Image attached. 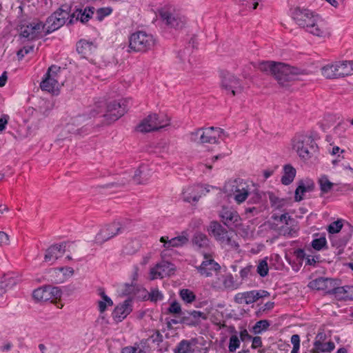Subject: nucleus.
Wrapping results in <instances>:
<instances>
[{"instance_id": "1", "label": "nucleus", "mask_w": 353, "mask_h": 353, "mask_svg": "<svg viewBox=\"0 0 353 353\" xmlns=\"http://www.w3.org/2000/svg\"><path fill=\"white\" fill-rule=\"evenodd\" d=\"M259 68L262 72H269L278 83L283 87L288 85L292 81L301 80L300 76L308 74L305 69L272 61L260 63Z\"/></svg>"}, {"instance_id": "2", "label": "nucleus", "mask_w": 353, "mask_h": 353, "mask_svg": "<svg viewBox=\"0 0 353 353\" xmlns=\"http://www.w3.org/2000/svg\"><path fill=\"white\" fill-rule=\"evenodd\" d=\"M290 12L296 25L308 33L319 37H325L329 34L323 21L311 10L297 6L290 9Z\"/></svg>"}, {"instance_id": "3", "label": "nucleus", "mask_w": 353, "mask_h": 353, "mask_svg": "<svg viewBox=\"0 0 353 353\" xmlns=\"http://www.w3.org/2000/svg\"><path fill=\"white\" fill-rule=\"evenodd\" d=\"M292 148L299 157L304 160L310 159L318 150V145L311 135L297 134L292 139Z\"/></svg>"}, {"instance_id": "4", "label": "nucleus", "mask_w": 353, "mask_h": 353, "mask_svg": "<svg viewBox=\"0 0 353 353\" xmlns=\"http://www.w3.org/2000/svg\"><path fill=\"white\" fill-rule=\"evenodd\" d=\"M128 52H146L153 48L156 40L153 35L145 31H136L129 37Z\"/></svg>"}, {"instance_id": "5", "label": "nucleus", "mask_w": 353, "mask_h": 353, "mask_svg": "<svg viewBox=\"0 0 353 353\" xmlns=\"http://www.w3.org/2000/svg\"><path fill=\"white\" fill-rule=\"evenodd\" d=\"M71 6L64 4L50 15L46 21L44 35H48L68 23L70 19Z\"/></svg>"}, {"instance_id": "6", "label": "nucleus", "mask_w": 353, "mask_h": 353, "mask_svg": "<svg viewBox=\"0 0 353 353\" xmlns=\"http://www.w3.org/2000/svg\"><path fill=\"white\" fill-rule=\"evenodd\" d=\"M170 125V118L165 114H150L137 126V131L146 133L157 131Z\"/></svg>"}, {"instance_id": "7", "label": "nucleus", "mask_w": 353, "mask_h": 353, "mask_svg": "<svg viewBox=\"0 0 353 353\" xmlns=\"http://www.w3.org/2000/svg\"><path fill=\"white\" fill-rule=\"evenodd\" d=\"M128 230L125 222L114 221L103 226L94 238V243L103 245L114 236L123 233Z\"/></svg>"}, {"instance_id": "8", "label": "nucleus", "mask_w": 353, "mask_h": 353, "mask_svg": "<svg viewBox=\"0 0 353 353\" xmlns=\"http://www.w3.org/2000/svg\"><path fill=\"white\" fill-rule=\"evenodd\" d=\"M221 134L224 130L220 128H202L190 133V140L199 143H216Z\"/></svg>"}, {"instance_id": "9", "label": "nucleus", "mask_w": 353, "mask_h": 353, "mask_svg": "<svg viewBox=\"0 0 353 353\" xmlns=\"http://www.w3.org/2000/svg\"><path fill=\"white\" fill-rule=\"evenodd\" d=\"M126 99L113 101L108 104L105 103V111L103 114L107 124H110L125 114L128 111Z\"/></svg>"}, {"instance_id": "10", "label": "nucleus", "mask_w": 353, "mask_h": 353, "mask_svg": "<svg viewBox=\"0 0 353 353\" xmlns=\"http://www.w3.org/2000/svg\"><path fill=\"white\" fill-rule=\"evenodd\" d=\"M220 77L221 88L225 92L226 94L234 97L243 92V87L241 85V80L234 74L227 71H222Z\"/></svg>"}, {"instance_id": "11", "label": "nucleus", "mask_w": 353, "mask_h": 353, "mask_svg": "<svg viewBox=\"0 0 353 353\" xmlns=\"http://www.w3.org/2000/svg\"><path fill=\"white\" fill-rule=\"evenodd\" d=\"M159 16L168 26L174 29H181L186 22L184 16L171 8H161L159 10Z\"/></svg>"}, {"instance_id": "12", "label": "nucleus", "mask_w": 353, "mask_h": 353, "mask_svg": "<svg viewBox=\"0 0 353 353\" xmlns=\"http://www.w3.org/2000/svg\"><path fill=\"white\" fill-rule=\"evenodd\" d=\"M46 24L41 21H33L20 26L19 37L24 41H35L42 37L41 32L46 30Z\"/></svg>"}, {"instance_id": "13", "label": "nucleus", "mask_w": 353, "mask_h": 353, "mask_svg": "<svg viewBox=\"0 0 353 353\" xmlns=\"http://www.w3.org/2000/svg\"><path fill=\"white\" fill-rule=\"evenodd\" d=\"M220 221L229 229H234L241 225V217L238 212L231 208L223 206L219 212Z\"/></svg>"}, {"instance_id": "14", "label": "nucleus", "mask_w": 353, "mask_h": 353, "mask_svg": "<svg viewBox=\"0 0 353 353\" xmlns=\"http://www.w3.org/2000/svg\"><path fill=\"white\" fill-rule=\"evenodd\" d=\"M94 12L95 8L93 6H86L83 10L76 8L74 12L70 13V19L68 21L67 26H72L75 21H80L83 24H85L92 18Z\"/></svg>"}, {"instance_id": "15", "label": "nucleus", "mask_w": 353, "mask_h": 353, "mask_svg": "<svg viewBox=\"0 0 353 353\" xmlns=\"http://www.w3.org/2000/svg\"><path fill=\"white\" fill-rule=\"evenodd\" d=\"M132 298H128L114 307L112 316L116 323L121 322L132 312Z\"/></svg>"}, {"instance_id": "16", "label": "nucleus", "mask_w": 353, "mask_h": 353, "mask_svg": "<svg viewBox=\"0 0 353 353\" xmlns=\"http://www.w3.org/2000/svg\"><path fill=\"white\" fill-rule=\"evenodd\" d=\"M334 285H337V280L336 279L319 277L310 281L308 286L312 289L324 291L325 294H330Z\"/></svg>"}, {"instance_id": "17", "label": "nucleus", "mask_w": 353, "mask_h": 353, "mask_svg": "<svg viewBox=\"0 0 353 353\" xmlns=\"http://www.w3.org/2000/svg\"><path fill=\"white\" fill-rule=\"evenodd\" d=\"M201 319H207L204 312L196 310L188 311L186 313L181 314V323L190 327H196L201 323Z\"/></svg>"}, {"instance_id": "18", "label": "nucleus", "mask_w": 353, "mask_h": 353, "mask_svg": "<svg viewBox=\"0 0 353 353\" xmlns=\"http://www.w3.org/2000/svg\"><path fill=\"white\" fill-rule=\"evenodd\" d=\"M210 191L206 188H203L201 185H192L187 188L183 192V199L185 202L191 203L196 202L202 196L205 195L207 192Z\"/></svg>"}, {"instance_id": "19", "label": "nucleus", "mask_w": 353, "mask_h": 353, "mask_svg": "<svg viewBox=\"0 0 353 353\" xmlns=\"http://www.w3.org/2000/svg\"><path fill=\"white\" fill-rule=\"evenodd\" d=\"M50 281L54 283H61L74 274V269L71 267H60L50 270Z\"/></svg>"}, {"instance_id": "20", "label": "nucleus", "mask_w": 353, "mask_h": 353, "mask_svg": "<svg viewBox=\"0 0 353 353\" xmlns=\"http://www.w3.org/2000/svg\"><path fill=\"white\" fill-rule=\"evenodd\" d=\"M65 248L66 242L52 245L46 251L44 261L46 262H51V264H52L56 260L63 255L65 252Z\"/></svg>"}, {"instance_id": "21", "label": "nucleus", "mask_w": 353, "mask_h": 353, "mask_svg": "<svg viewBox=\"0 0 353 353\" xmlns=\"http://www.w3.org/2000/svg\"><path fill=\"white\" fill-rule=\"evenodd\" d=\"M204 257L205 260L199 267H196V269L201 275L209 277L212 275V271L220 270L221 266L214 259H208L206 254H204Z\"/></svg>"}, {"instance_id": "22", "label": "nucleus", "mask_w": 353, "mask_h": 353, "mask_svg": "<svg viewBox=\"0 0 353 353\" xmlns=\"http://www.w3.org/2000/svg\"><path fill=\"white\" fill-rule=\"evenodd\" d=\"M208 231L210 234L213 236L221 244L223 243L225 238L229 236L228 231L217 221L210 222Z\"/></svg>"}, {"instance_id": "23", "label": "nucleus", "mask_w": 353, "mask_h": 353, "mask_svg": "<svg viewBox=\"0 0 353 353\" xmlns=\"http://www.w3.org/2000/svg\"><path fill=\"white\" fill-rule=\"evenodd\" d=\"M218 281H213L212 286L219 290L232 289L234 287V281L232 274L221 275L217 278Z\"/></svg>"}, {"instance_id": "24", "label": "nucleus", "mask_w": 353, "mask_h": 353, "mask_svg": "<svg viewBox=\"0 0 353 353\" xmlns=\"http://www.w3.org/2000/svg\"><path fill=\"white\" fill-rule=\"evenodd\" d=\"M160 241L163 243V248L168 250L185 245L188 242V239L184 235L178 236L171 239H169L168 236H161Z\"/></svg>"}, {"instance_id": "25", "label": "nucleus", "mask_w": 353, "mask_h": 353, "mask_svg": "<svg viewBox=\"0 0 353 353\" xmlns=\"http://www.w3.org/2000/svg\"><path fill=\"white\" fill-rule=\"evenodd\" d=\"M192 244L197 247L199 250L203 251L208 250L210 248V241L208 236L201 232L194 233L192 239Z\"/></svg>"}, {"instance_id": "26", "label": "nucleus", "mask_w": 353, "mask_h": 353, "mask_svg": "<svg viewBox=\"0 0 353 353\" xmlns=\"http://www.w3.org/2000/svg\"><path fill=\"white\" fill-rule=\"evenodd\" d=\"M196 343L197 339L196 338L190 341L183 339L178 343L173 352L174 353H194V350L192 346Z\"/></svg>"}, {"instance_id": "27", "label": "nucleus", "mask_w": 353, "mask_h": 353, "mask_svg": "<svg viewBox=\"0 0 353 353\" xmlns=\"http://www.w3.org/2000/svg\"><path fill=\"white\" fill-rule=\"evenodd\" d=\"M58 81L57 79L45 76L44 79L40 83V88L43 91L51 92L54 94H58Z\"/></svg>"}, {"instance_id": "28", "label": "nucleus", "mask_w": 353, "mask_h": 353, "mask_svg": "<svg viewBox=\"0 0 353 353\" xmlns=\"http://www.w3.org/2000/svg\"><path fill=\"white\" fill-rule=\"evenodd\" d=\"M150 172V170L146 166H140L135 171L132 180L137 184H144L149 180Z\"/></svg>"}, {"instance_id": "29", "label": "nucleus", "mask_w": 353, "mask_h": 353, "mask_svg": "<svg viewBox=\"0 0 353 353\" xmlns=\"http://www.w3.org/2000/svg\"><path fill=\"white\" fill-rule=\"evenodd\" d=\"M234 301L237 304H251L254 302V291H248L244 292H239L237 293L234 297Z\"/></svg>"}, {"instance_id": "30", "label": "nucleus", "mask_w": 353, "mask_h": 353, "mask_svg": "<svg viewBox=\"0 0 353 353\" xmlns=\"http://www.w3.org/2000/svg\"><path fill=\"white\" fill-rule=\"evenodd\" d=\"M283 174L281 181L285 185H290L294 179L296 171L291 164H286L283 166Z\"/></svg>"}, {"instance_id": "31", "label": "nucleus", "mask_w": 353, "mask_h": 353, "mask_svg": "<svg viewBox=\"0 0 353 353\" xmlns=\"http://www.w3.org/2000/svg\"><path fill=\"white\" fill-rule=\"evenodd\" d=\"M94 48L93 43L85 39H81L77 43V51L83 57L90 55Z\"/></svg>"}, {"instance_id": "32", "label": "nucleus", "mask_w": 353, "mask_h": 353, "mask_svg": "<svg viewBox=\"0 0 353 353\" xmlns=\"http://www.w3.org/2000/svg\"><path fill=\"white\" fill-rule=\"evenodd\" d=\"M33 298L39 301H48L52 299V295H50L48 286L41 287L34 290L32 292Z\"/></svg>"}, {"instance_id": "33", "label": "nucleus", "mask_w": 353, "mask_h": 353, "mask_svg": "<svg viewBox=\"0 0 353 353\" xmlns=\"http://www.w3.org/2000/svg\"><path fill=\"white\" fill-rule=\"evenodd\" d=\"M142 292L145 294L143 297V300H150L152 302L156 303L163 299V294L157 288L151 289L150 292L143 288Z\"/></svg>"}, {"instance_id": "34", "label": "nucleus", "mask_w": 353, "mask_h": 353, "mask_svg": "<svg viewBox=\"0 0 353 353\" xmlns=\"http://www.w3.org/2000/svg\"><path fill=\"white\" fill-rule=\"evenodd\" d=\"M294 255L296 257V259L299 261H303V259H306L305 265L316 266L317 261L315 259L314 256H312L310 258V256H306L305 253V250L302 248H298L294 251Z\"/></svg>"}, {"instance_id": "35", "label": "nucleus", "mask_w": 353, "mask_h": 353, "mask_svg": "<svg viewBox=\"0 0 353 353\" xmlns=\"http://www.w3.org/2000/svg\"><path fill=\"white\" fill-rule=\"evenodd\" d=\"M337 79L350 75L347 61H336Z\"/></svg>"}, {"instance_id": "36", "label": "nucleus", "mask_w": 353, "mask_h": 353, "mask_svg": "<svg viewBox=\"0 0 353 353\" xmlns=\"http://www.w3.org/2000/svg\"><path fill=\"white\" fill-rule=\"evenodd\" d=\"M336 67V62L327 64L325 66H323L321 69L322 74L326 78V79H337V72Z\"/></svg>"}, {"instance_id": "37", "label": "nucleus", "mask_w": 353, "mask_h": 353, "mask_svg": "<svg viewBox=\"0 0 353 353\" xmlns=\"http://www.w3.org/2000/svg\"><path fill=\"white\" fill-rule=\"evenodd\" d=\"M105 103L103 101H99L95 103L94 106L90 110L88 114V117L91 119L92 117H95L97 116L101 115L105 112Z\"/></svg>"}, {"instance_id": "38", "label": "nucleus", "mask_w": 353, "mask_h": 353, "mask_svg": "<svg viewBox=\"0 0 353 353\" xmlns=\"http://www.w3.org/2000/svg\"><path fill=\"white\" fill-rule=\"evenodd\" d=\"M270 325V323L268 320L263 319L257 321L255 325L252 327V332L254 334H259L264 331H266Z\"/></svg>"}, {"instance_id": "39", "label": "nucleus", "mask_w": 353, "mask_h": 353, "mask_svg": "<svg viewBox=\"0 0 353 353\" xmlns=\"http://www.w3.org/2000/svg\"><path fill=\"white\" fill-rule=\"evenodd\" d=\"M320 190L323 194L328 193L334 186V183L329 181L326 175H323L319 179Z\"/></svg>"}, {"instance_id": "40", "label": "nucleus", "mask_w": 353, "mask_h": 353, "mask_svg": "<svg viewBox=\"0 0 353 353\" xmlns=\"http://www.w3.org/2000/svg\"><path fill=\"white\" fill-rule=\"evenodd\" d=\"M181 299L188 304L193 303L196 300L195 294L189 289H182L179 291Z\"/></svg>"}, {"instance_id": "41", "label": "nucleus", "mask_w": 353, "mask_h": 353, "mask_svg": "<svg viewBox=\"0 0 353 353\" xmlns=\"http://www.w3.org/2000/svg\"><path fill=\"white\" fill-rule=\"evenodd\" d=\"M311 245L317 251L327 249V240L325 236L314 239L311 242Z\"/></svg>"}, {"instance_id": "42", "label": "nucleus", "mask_w": 353, "mask_h": 353, "mask_svg": "<svg viewBox=\"0 0 353 353\" xmlns=\"http://www.w3.org/2000/svg\"><path fill=\"white\" fill-rule=\"evenodd\" d=\"M269 268L268 265V258H264L259 261L256 268V272L261 276L265 277L268 274Z\"/></svg>"}, {"instance_id": "43", "label": "nucleus", "mask_w": 353, "mask_h": 353, "mask_svg": "<svg viewBox=\"0 0 353 353\" xmlns=\"http://www.w3.org/2000/svg\"><path fill=\"white\" fill-rule=\"evenodd\" d=\"M96 11V19L99 21H101L105 17L109 16L112 14L113 9L111 7L100 8Z\"/></svg>"}, {"instance_id": "44", "label": "nucleus", "mask_w": 353, "mask_h": 353, "mask_svg": "<svg viewBox=\"0 0 353 353\" xmlns=\"http://www.w3.org/2000/svg\"><path fill=\"white\" fill-rule=\"evenodd\" d=\"M330 294L335 295V297L338 300H344L346 301V295H345V286L339 287L337 285H334Z\"/></svg>"}, {"instance_id": "45", "label": "nucleus", "mask_w": 353, "mask_h": 353, "mask_svg": "<svg viewBox=\"0 0 353 353\" xmlns=\"http://www.w3.org/2000/svg\"><path fill=\"white\" fill-rule=\"evenodd\" d=\"M248 195L249 192L245 188H237L235 191L234 199L238 203H241L245 201Z\"/></svg>"}, {"instance_id": "46", "label": "nucleus", "mask_w": 353, "mask_h": 353, "mask_svg": "<svg viewBox=\"0 0 353 353\" xmlns=\"http://www.w3.org/2000/svg\"><path fill=\"white\" fill-rule=\"evenodd\" d=\"M343 228V220L338 219L331 223L327 228V231L329 234H336L339 233Z\"/></svg>"}, {"instance_id": "47", "label": "nucleus", "mask_w": 353, "mask_h": 353, "mask_svg": "<svg viewBox=\"0 0 353 353\" xmlns=\"http://www.w3.org/2000/svg\"><path fill=\"white\" fill-rule=\"evenodd\" d=\"M136 290H138V286L136 283H125L123 285V288L122 289V295L123 296H130L132 294H136Z\"/></svg>"}, {"instance_id": "48", "label": "nucleus", "mask_w": 353, "mask_h": 353, "mask_svg": "<svg viewBox=\"0 0 353 353\" xmlns=\"http://www.w3.org/2000/svg\"><path fill=\"white\" fill-rule=\"evenodd\" d=\"M305 193V183L301 181L295 190L294 200L299 202L303 199V195Z\"/></svg>"}, {"instance_id": "49", "label": "nucleus", "mask_w": 353, "mask_h": 353, "mask_svg": "<svg viewBox=\"0 0 353 353\" xmlns=\"http://www.w3.org/2000/svg\"><path fill=\"white\" fill-rule=\"evenodd\" d=\"M196 43V39L194 37H191L188 42V46L185 47V48L183 50H179L178 52L179 57L182 60L183 59L185 54L186 53V51L189 53L191 51V49L194 48Z\"/></svg>"}, {"instance_id": "50", "label": "nucleus", "mask_w": 353, "mask_h": 353, "mask_svg": "<svg viewBox=\"0 0 353 353\" xmlns=\"http://www.w3.org/2000/svg\"><path fill=\"white\" fill-rule=\"evenodd\" d=\"M168 312L173 314H179L181 316V314L183 312L181 311V305L176 301L172 302L168 309Z\"/></svg>"}, {"instance_id": "51", "label": "nucleus", "mask_w": 353, "mask_h": 353, "mask_svg": "<svg viewBox=\"0 0 353 353\" xmlns=\"http://www.w3.org/2000/svg\"><path fill=\"white\" fill-rule=\"evenodd\" d=\"M272 219L276 221L284 222L285 225H289V221H294V219L288 215V213H284L281 215L273 214Z\"/></svg>"}, {"instance_id": "52", "label": "nucleus", "mask_w": 353, "mask_h": 353, "mask_svg": "<svg viewBox=\"0 0 353 353\" xmlns=\"http://www.w3.org/2000/svg\"><path fill=\"white\" fill-rule=\"evenodd\" d=\"M48 290L50 295H52V299L50 300L51 302L61 297L62 291L59 288L48 285Z\"/></svg>"}, {"instance_id": "53", "label": "nucleus", "mask_w": 353, "mask_h": 353, "mask_svg": "<svg viewBox=\"0 0 353 353\" xmlns=\"http://www.w3.org/2000/svg\"><path fill=\"white\" fill-rule=\"evenodd\" d=\"M240 346V341L236 335H232L230 338L229 351L234 352Z\"/></svg>"}, {"instance_id": "54", "label": "nucleus", "mask_w": 353, "mask_h": 353, "mask_svg": "<svg viewBox=\"0 0 353 353\" xmlns=\"http://www.w3.org/2000/svg\"><path fill=\"white\" fill-rule=\"evenodd\" d=\"M269 199L272 206L280 208L283 205V199H280L272 192H269Z\"/></svg>"}, {"instance_id": "55", "label": "nucleus", "mask_w": 353, "mask_h": 353, "mask_svg": "<svg viewBox=\"0 0 353 353\" xmlns=\"http://www.w3.org/2000/svg\"><path fill=\"white\" fill-rule=\"evenodd\" d=\"M174 265L169 262H162L161 263H159L156 265V268L159 270L161 272H163V276L165 274H168L170 271L172 270V268H170L171 266H173Z\"/></svg>"}, {"instance_id": "56", "label": "nucleus", "mask_w": 353, "mask_h": 353, "mask_svg": "<svg viewBox=\"0 0 353 353\" xmlns=\"http://www.w3.org/2000/svg\"><path fill=\"white\" fill-rule=\"evenodd\" d=\"M33 50H34V46H24L23 48L18 50V52L17 53L18 59L21 60L25 57V55L32 52Z\"/></svg>"}, {"instance_id": "57", "label": "nucleus", "mask_w": 353, "mask_h": 353, "mask_svg": "<svg viewBox=\"0 0 353 353\" xmlns=\"http://www.w3.org/2000/svg\"><path fill=\"white\" fill-rule=\"evenodd\" d=\"M60 69L61 68L59 66H57L56 65H52L50 67L48 68L45 76L57 79V74L59 72H60Z\"/></svg>"}, {"instance_id": "58", "label": "nucleus", "mask_w": 353, "mask_h": 353, "mask_svg": "<svg viewBox=\"0 0 353 353\" xmlns=\"http://www.w3.org/2000/svg\"><path fill=\"white\" fill-rule=\"evenodd\" d=\"M254 269V266L252 265H248L246 267L242 268L240 271V276L242 280H244L248 278L249 274H252V271Z\"/></svg>"}, {"instance_id": "59", "label": "nucleus", "mask_w": 353, "mask_h": 353, "mask_svg": "<svg viewBox=\"0 0 353 353\" xmlns=\"http://www.w3.org/2000/svg\"><path fill=\"white\" fill-rule=\"evenodd\" d=\"M221 245H228L230 248L234 250H237L239 248V243L236 241L232 240V237H230V236L225 238V241H223V243H221Z\"/></svg>"}, {"instance_id": "60", "label": "nucleus", "mask_w": 353, "mask_h": 353, "mask_svg": "<svg viewBox=\"0 0 353 353\" xmlns=\"http://www.w3.org/2000/svg\"><path fill=\"white\" fill-rule=\"evenodd\" d=\"M157 270L156 267L150 269V276L151 280L156 279L157 277L163 278V272Z\"/></svg>"}, {"instance_id": "61", "label": "nucleus", "mask_w": 353, "mask_h": 353, "mask_svg": "<svg viewBox=\"0 0 353 353\" xmlns=\"http://www.w3.org/2000/svg\"><path fill=\"white\" fill-rule=\"evenodd\" d=\"M254 298H255L256 301H258L261 298L268 297L270 295V293L266 290H254Z\"/></svg>"}, {"instance_id": "62", "label": "nucleus", "mask_w": 353, "mask_h": 353, "mask_svg": "<svg viewBox=\"0 0 353 353\" xmlns=\"http://www.w3.org/2000/svg\"><path fill=\"white\" fill-rule=\"evenodd\" d=\"M281 230L283 232V235L287 236H293L297 233V230L292 227H283Z\"/></svg>"}, {"instance_id": "63", "label": "nucleus", "mask_w": 353, "mask_h": 353, "mask_svg": "<svg viewBox=\"0 0 353 353\" xmlns=\"http://www.w3.org/2000/svg\"><path fill=\"white\" fill-rule=\"evenodd\" d=\"M9 116L7 114H2L0 117V132L6 129L8 123Z\"/></svg>"}, {"instance_id": "64", "label": "nucleus", "mask_w": 353, "mask_h": 353, "mask_svg": "<svg viewBox=\"0 0 353 353\" xmlns=\"http://www.w3.org/2000/svg\"><path fill=\"white\" fill-rule=\"evenodd\" d=\"M153 343H156L158 345L163 342V337L159 330H156L155 333L151 336Z\"/></svg>"}]
</instances>
